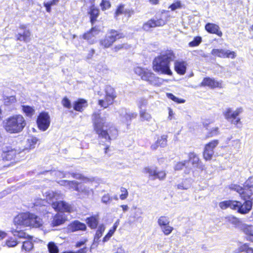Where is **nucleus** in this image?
<instances>
[{
  "label": "nucleus",
  "instance_id": "f257e3e1",
  "mask_svg": "<svg viewBox=\"0 0 253 253\" xmlns=\"http://www.w3.org/2000/svg\"><path fill=\"white\" fill-rule=\"evenodd\" d=\"M175 58V54L171 50L162 53L153 61V70L162 74L171 75L172 73L170 69V63Z\"/></svg>",
  "mask_w": 253,
  "mask_h": 253
},
{
  "label": "nucleus",
  "instance_id": "f03ea898",
  "mask_svg": "<svg viewBox=\"0 0 253 253\" xmlns=\"http://www.w3.org/2000/svg\"><path fill=\"white\" fill-rule=\"evenodd\" d=\"M92 119L94 129L99 137L104 138L106 140H109L117 137L118 130L115 127L111 126L108 129H104L105 126L107 127V126H105L106 119L105 118L101 117L100 114L93 113Z\"/></svg>",
  "mask_w": 253,
  "mask_h": 253
},
{
  "label": "nucleus",
  "instance_id": "7ed1b4c3",
  "mask_svg": "<svg viewBox=\"0 0 253 253\" xmlns=\"http://www.w3.org/2000/svg\"><path fill=\"white\" fill-rule=\"evenodd\" d=\"M44 195L46 200L49 201V203L51 204L52 208L56 211L68 212L73 211V208L71 205L60 200L63 198V195L61 193L48 190L44 192Z\"/></svg>",
  "mask_w": 253,
  "mask_h": 253
},
{
  "label": "nucleus",
  "instance_id": "20e7f679",
  "mask_svg": "<svg viewBox=\"0 0 253 253\" xmlns=\"http://www.w3.org/2000/svg\"><path fill=\"white\" fill-rule=\"evenodd\" d=\"M26 125L25 118L21 115H14L5 119L3 122L4 130L10 134L21 132Z\"/></svg>",
  "mask_w": 253,
  "mask_h": 253
},
{
  "label": "nucleus",
  "instance_id": "39448f33",
  "mask_svg": "<svg viewBox=\"0 0 253 253\" xmlns=\"http://www.w3.org/2000/svg\"><path fill=\"white\" fill-rule=\"evenodd\" d=\"M243 204L237 201H225L222 202V208H230V209L237 211L238 212L241 214H246L252 209L253 202L250 199H246Z\"/></svg>",
  "mask_w": 253,
  "mask_h": 253
},
{
  "label": "nucleus",
  "instance_id": "423d86ee",
  "mask_svg": "<svg viewBox=\"0 0 253 253\" xmlns=\"http://www.w3.org/2000/svg\"><path fill=\"white\" fill-rule=\"evenodd\" d=\"M135 74L141 77L142 80L148 82L149 84L159 86L162 84L163 80L157 77L151 70L141 67L134 69Z\"/></svg>",
  "mask_w": 253,
  "mask_h": 253
},
{
  "label": "nucleus",
  "instance_id": "0eeeda50",
  "mask_svg": "<svg viewBox=\"0 0 253 253\" xmlns=\"http://www.w3.org/2000/svg\"><path fill=\"white\" fill-rule=\"evenodd\" d=\"M242 112V108H238L234 111L231 108H228L224 112V116L225 119L231 124L235 126L237 128H241L243 124L238 116Z\"/></svg>",
  "mask_w": 253,
  "mask_h": 253
},
{
  "label": "nucleus",
  "instance_id": "6e6552de",
  "mask_svg": "<svg viewBox=\"0 0 253 253\" xmlns=\"http://www.w3.org/2000/svg\"><path fill=\"white\" fill-rule=\"evenodd\" d=\"M125 36L122 33L112 30L104 37L100 40V44L104 48H109L117 40L123 38Z\"/></svg>",
  "mask_w": 253,
  "mask_h": 253
},
{
  "label": "nucleus",
  "instance_id": "1a4fd4ad",
  "mask_svg": "<svg viewBox=\"0 0 253 253\" xmlns=\"http://www.w3.org/2000/svg\"><path fill=\"white\" fill-rule=\"evenodd\" d=\"M35 214L29 212L18 214L13 219L15 225H20L26 227L31 226L32 220L34 219Z\"/></svg>",
  "mask_w": 253,
  "mask_h": 253
},
{
  "label": "nucleus",
  "instance_id": "9d476101",
  "mask_svg": "<svg viewBox=\"0 0 253 253\" xmlns=\"http://www.w3.org/2000/svg\"><path fill=\"white\" fill-rule=\"evenodd\" d=\"M143 172L149 174V177L153 180L158 179L163 180L166 176V173L164 170L158 171L156 167L154 166H148L143 169Z\"/></svg>",
  "mask_w": 253,
  "mask_h": 253
},
{
  "label": "nucleus",
  "instance_id": "9b49d317",
  "mask_svg": "<svg viewBox=\"0 0 253 253\" xmlns=\"http://www.w3.org/2000/svg\"><path fill=\"white\" fill-rule=\"evenodd\" d=\"M118 113L120 121L127 126L130 125L131 120L135 118L137 115L136 113L124 108L120 109Z\"/></svg>",
  "mask_w": 253,
  "mask_h": 253
},
{
  "label": "nucleus",
  "instance_id": "f8f14e48",
  "mask_svg": "<svg viewBox=\"0 0 253 253\" xmlns=\"http://www.w3.org/2000/svg\"><path fill=\"white\" fill-rule=\"evenodd\" d=\"M37 123L38 126L40 130L43 131L46 130L50 124L49 115L45 112L40 113L38 117Z\"/></svg>",
  "mask_w": 253,
  "mask_h": 253
},
{
  "label": "nucleus",
  "instance_id": "ddd939ff",
  "mask_svg": "<svg viewBox=\"0 0 253 253\" xmlns=\"http://www.w3.org/2000/svg\"><path fill=\"white\" fill-rule=\"evenodd\" d=\"M166 23V20L162 17H156L155 18L151 19L145 23L143 25V29L146 31L150 30L151 28L156 27L163 26Z\"/></svg>",
  "mask_w": 253,
  "mask_h": 253
},
{
  "label": "nucleus",
  "instance_id": "4468645a",
  "mask_svg": "<svg viewBox=\"0 0 253 253\" xmlns=\"http://www.w3.org/2000/svg\"><path fill=\"white\" fill-rule=\"evenodd\" d=\"M1 158L5 161H11L13 160L17 154H19L18 150L10 146H5L2 148Z\"/></svg>",
  "mask_w": 253,
  "mask_h": 253
},
{
  "label": "nucleus",
  "instance_id": "2eb2a0df",
  "mask_svg": "<svg viewBox=\"0 0 253 253\" xmlns=\"http://www.w3.org/2000/svg\"><path fill=\"white\" fill-rule=\"evenodd\" d=\"M218 144L217 140H213L206 145L203 152V156L206 160L208 161L211 159L214 154L213 149Z\"/></svg>",
  "mask_w": 253,
  "mask_h": 253
},
{
  "label": "nucleus",
  "instance_id": "dca6fc26",
  "mask_svg": "<svg viewBox=\"0 0 253 253\" xmlns=\"http://www.w3.org/2000/svg\"><path fill=\"white\" fill-rule=\"evenodd\" d=\"M229 188L231 190H234L238 193L242 198L244 199V200L250 199L251 201L253 202V194H249L247 193V195H246L245 194V192L241 187V186L237 184H231L229 185Z\"/></svg>",
  "mask_w": 253,
  "mask_h": 253
},
{
  "label": "nucleus",
  "instance_id": "f3484780",
  "mask_svg": "<svg viewBox=\"0 0 253 253\" xmlns=\"http://www.w3.org/2000/svg\"><path fill=\"white\" fill-rule=\"evenodd\" d=\"M146 101L145 100L142 101L141 104H139V108L140 109L139 111L140 117L142 121L150 122L152 119L151 114L145 110L142 109V105H146Z\"/></svg>",
  "mask_w": 253,
  "mask_h": 253
},
{
  "label": "nucleus",
  "instance_id": "a211bd4d",
  "mask_svg": "<svg viewBox=\"0 0 253 253\" xmlns=\"http://www.w3.org/2000/svg\"><path fill=\"white\" fill-rule=\"evenodd\" d=\"M67 220V217L63 213H57L53 217L51 224L53 226H57L63 224Z\"/></svg>",
  "mask_w": 253,
  "mask_h": 253
},
{
  "label": "nucleus",
  "instance_id": "6ab92c4d",
  "mask_svg": "<svg viewBox=\"0 0 253 253\" xmlns=\"http://www.w3.org/2000/svg\"><path fill=\"white\" fill-rule=\"evenodd\" d=\"M187 64L183 61H176L174 62V70L179 75H184L186 70Z\"/></svg>",
  "mask_w": 253,
  "mask_h": 253
},
{
  "label": "nucleus",
  "instance_id": "aec40b11",
  "mask_svg": "<svg viewBox=\"0 0 253 253\" xmlns=\"http://www.w3.org/2000/svg\"><path fill=\"white\" fill-rule=\"evenodd\" d=\"M241 230L246 235L247 240L253 242V226L243 224Z\"/></svg>",
  "mask_w": 253,
  "mask_h": 253
},
{
  "label": "nucleus",
  "instance_id": "412c9836",
  "mask_svg": "<svg viewBox=\"0 0 253 253\" xmlns=\"http://www.w3.org/2000/svg\"><path fill=\"white\" fill-rule=\"evenodd\" d=\"M77 191L80 193L81 195H83V197H87L93 194V189L84 184L81 185L79 186Z\"/></svg>",
  "mask_w": 253,
  "mask_h": 253
},
{
  "label": "nucleus",
  "instance_id": "4be33fe9",
  "mask_svg": "<svg viewBox=\"0 0 253 253\" xmlns=\"http://www.w3.org/2000/svg\"><path fill=\"white\" fill-rule=\"evenodd\" d=\"M219 83L214 79L210 78H205L201 83V86H207L211 88H214L219 86Z\"/></svg>",
  "mask_w": 253,
  "mask_h": 253
},
{
  "label": "nucleus",
  "instance_id": "5701e85b",
  "mask_svg": "<svg viewBox=\"0 0 253 253\" xmlns=\"http://www.w3.org/2000/svg\"><path fill=\"white\" fill-rule=\"evenodd\" d=\"M105 92L106 98L109 99L110 103H113L114 99L117 97L114 88L111 86H107L105 88Z\"/></svg>",
  "mask_w": 253,
  "mask_h": 253
},
{
  "label": "nucleus",
  "instance_id": "b1692460",
  "mask_svg": "<svg viewBox=\"0 0 253 253\" xmlns=\"http://www.w3.org/2000/svg\"><path fill=\"white\" fill-rule=\"evenodd\" d=\"M87 106L86 100L84 99H79L73 104L74 109L77 111L82 112L83 109Z\"/></svg>",
  "mask_w": 253,
  "mask_h": 253
},
{
  "label": "nucleus",
  "instance_id": "393cba45",
  "mask_svg": "<svg viewBox=\"0 0 253 253\" xmlns=\"http://www.w3.org/2000/svg\"><path fill=\"white\" fill-rule=\"evenodd\" d=\"M187 161L188 162V164L191 163L193 167L202 169V166L199 163V158L194 153L191 152L189 154V160Z\"/></svg>",
  "mask_w": 253,
  "mask_h": 253
},
{
  "label": "nucleus",
  "instance_id": "a878e982",
  "mask_svg": "<svg viewBox=\"0 0 253 253\" xmlns=\"http://www.w3.org/2000/svg\"><path fill=\"white\" fill-rule=\"evenodd\" d=\"M244 189L245 194L247 195V193L249 194H253V177H250L245 182L244 185V188L241 187Z\"/></svg>",
  "mask_w": 253,
  "mask_h": 253
},
{
  "label": "nucleus",
  "instance_id": "bb28decb",
  "mask_svg": "<svg viewBox=\"0 0 253 253\" xmlns=\"http://www.w3.org/2000/svg\"><path fill=\"white\" fill-rule=\"evenodd\" d=\"M31 32L29 30H25L23 33H18L16 35L17 40L23 41L28 42L30 41Z\"/></svg>",
  "mask_w": 253,
  "mask_h": 253
},
{
  "label": "nucleus",
  "instance_id": "cd10ccee",
  "mask_svg": "<svg viewBox=\"0 0 253 253\" xmlns=\"http://www.w3.org/2000/svg\"><path fill=\"white\" fill-rule=\"evenodd\" d=\"M59 183L67 187L69 189H73L77 191L79 188L78 183L75 181L61 180Z\"/></svg>",
  "mask_w": 253,
  "mask_h": 253
},
{
  "label": "nucleus",
  "instance_id": "c85d7f7f",
  "mask_svg": "<svg viewBox=\"0 0 253 253\" xmlns=\"http://www.w3.org/2000/svg\"><path fill=\"white\" fill-rule=\"evenodd\" d=\"M86 228V225L84 223L78 221H74L70 226V229L73 232L79 230H85Z\"/></svg>",
  "mask_w": 253,
  "mask_h": 253
},
{
  "label": "nucleus",
  "instance_id": "c756f323",
  "mask_svg": "<svg viewBox=\"0 0 253 253\" xmlns=\"http://www.w3.org/2000/svg\"><path fill=\"white\" fill-rule=\"evenodd\" d=\"M192 184V180L185 179L177 185V189L179 190H187L190 188Z\"/></svg>",
  "mask_w": 253,
  "mask_h": 253
},
{
  "label": "nucleus",
  "instance_id": "7c9ffc66",
  "mask_svg": "<svg viewBox=\"0 0 253 253\" xmlns=\"http://www.w3.org/2000/svg\"><path fill=\"white\" fill-rule=\"evenodd\" d=\"M99 31L96 28H92L90 31L84 34L83 38L87 41L91 40L92 38L98 34Z\"/></svg>",
  "mask_w": 253,
  "mask_h": 253
},
{
  "label": "nucleus",
  "instance_id": "2f4dec72",
  "mask_svg": "<svg viewBox=\"0 0 253 253\" xmlns=\"http://www.w3.org/2000/svg\"><path fill=\"white\" fill-rule=\"evenodd\" d=\"M22 110L28 117H32L35 112V109L33 107L28 105L22 106Z\"/></svg>",
  "mask_w": 253,
  "mask_h": 253
},
{
  "label": "nucleus",
  "instance_id": "473e14b6",
  "mask_svg": "<svg viewBox=\"0 0 253 253\" xmlns=\"http://www.w3.org/2000/svg\"><path fill=\"white\" fill-rule=\"evenodd\" d=\"M72 177L77 179H81L82 180L84 183H87V182H92L94 181V178H89L88 177H84L83 175H82L80 173H71Z\"/></svg>",
  "mask_w": 253,
  "mask_h": 253
},
{
  "label": "nucleus",
  "instance_id": "72a5a7b5",
  "mask_svg": "<svg viewBox=\"0 0 253 253\" xmlns=\"http://www.w3.org/2000/svg\"><path fill=\"white\" fill-rule=\"evenodd\" d=\"M87 223L91 228H95L98 223V219L96 216H91L86 219Z\"/></svg>",
  "mask_w": 253,
  "mask_h": 253
},
{
  "label": "nucleus",
  "instance_id": "f704fd0d",
  "mask_svg": "<svg viewBox=\"0 0 253 253\" xmlns=\"http://www.w3.org/2000/svg\"><path fill=\"white\" fill-rule=\"evenodd\" d=\"M131 13L132 12L129 9L125 8L124 5L121 4L118 7L115 14L116 16L122 14H128L129 17L130 16Z\"/></svg>",
  "mask_w": 253,
  "mask_h": 253
},
{
  "label": "nucleus",
  "instance_id": "c9c22d12",
  "mask_svg": "<svg viewBox=\"0 0 253 253\" xmlns=\"http://www.w3.org/2000/svg\"><path fill=\"white\" fill-rule=\"evenodd\" d=\"M205 29L208 32L215 34L218 32V26L213 24L208 23L206 24Z\"/></svg>",
  "mask_w": 253,
  "mask_h": 253
},
{
  "label": "nucleus",
  "instance_id": "e433bc0d",
  "mask_svg": "<svg viewBox=\"0 0 253 253\" xmlns=\"http://www.w3.org/2000/svg\"><path fill=\"white\" fill-rule=\"evenodd\" d=\"M89 13L90 15V21L92 23H93L99 15V10L92 6L91 8Z\"/></svg>",
  "mask_w": 253,
  "mask_h": 253
},
{
  "label": "nucleus",
  "instance_id": "4c0bfd02",
  "mask_svg": "<svg viewBox=\"0 0 253 253\" xmlns=\"http://www.w3.org/2000/svg\"><path fill=\"white\" fill-rule=\"evenodd\" d=\"M169 218L166 216H161L158 220V224L160 227L169 224Z\"/></svg>",
  "mask_w": 253,
  "mask_h": 253
},
{
  "label": "nucleus",
  "instance_id": "58836bf2",
  "mask_svg": "<svg viewBox=\"0 0 253 253\" xmlns=\"http://www.w3.org/2000/svg\"><path fill=\"white\" fill-rule=\"evenodd\" d=\"M11 232L14 236H17L20 238H26L29 236L25 232L22 230H19L17 229H13Z\"/></svg>",
  "mask_w": 253,
  "mask_h": 253
},
{
  "label": "nucleus",
  "instance_id": "ea45409f",
  "mask_svg": "<svg viewBox=\"0 0 253 253\" xmlns=\"http://www.w3.org/2000/svg\"><path fill=\"white\" fill-rule=\"evenodd\" d=\"M34 219L32 220L31 224V226L30 227H39L42 225V219L39 216H37L35 214Z\"/></svg>",
  "mask_w": 253,
  "mask_h": 253
},
{
  "label": "nucleus",
  "instance_id": "a19ab883",
  "mask_svg": "<svg viewBox=\"0 0 253 253\" xmlns=\"http://www.w3.org/2000/svg\"><path fill=\"white\" fill-rule=\"evenodd\" d=\"M236 56V53L229 50H222V57L234 59Z\"/></svg>",
  "mask_w": 253,
  "mask_h": 253
},
{
  "label": "nucleus",
  "instance_id": "79ce46f5",
  "mask_svg": "<svg viewBox=\"0 0 253 253\" xmlns=\"http://www.w3.org/2000/svg\"><path fill=\"white\" fill-rule=\"evenodd\" d=\"M47 247L49 253H58L59 252L58 248L54 242H49Z\"/></svg>",
  "mask_w": 253,
  "mask_h": 253
},
{
  "label": "nucleus",
  "instance_id": "37998d69",
  "mask_svg": "<svg viewBox=\"0 0 253 253\" xmlns=\"http://www.w3.org/2000/svg\"><path fill=\"white\" fill-rule=\"evenodd\" d=\"M167 137L166 135H163L157 140L161 147L164 148L167 145Z\"/></svg>",
  "mask_w": 253,
  "mask_h": 253
},
{
  "label": "nucleus",
  "instance_id": "c03bdc74",
  "mask_svg": "<svg viewBox=\"0 0 253 253\" xmlns=\"http://www.w3.org/2000/svg\"><path fill=\"white\" fill-rule=\"evenodd\" d=\"M162 232L165 235H169L173 230V228L169 225V224L160 227Z\"/></svg>",
  "mask_w": 253,
  "mask_h": 253
},
{
  "label": "nucleus",
  "instance_id": "a18cd8bd",
  "mask_svg": "<svg viewBox=\"0 0 253 253\" xmlns=\"http://www.w3.org/2000/svg\"><path fill=\"white\" fill-rule=\"evenodd\" d=\"M105 227L104 225H101L99 226L96 233L95 234V236L94 237L95 240H98L102 235L103 233L105 231Z\"/></svg>",
  "mask_w": 253,
  "mask_h": 253
},
{
  "label": "nucleus",
  "instance_id": "49530a36",
  "mask_svg": "<svg viewBox=\"0 0 253 253\" xmlns=\"http://www.w3.org/2000/svg\"><path fill=\"white\" fill-rule=\"evenodd\" d=\"M16 102V99L14 96L6 97L4 99V104L7 106L12 105Z\"/></svg>",
  "mask_w": 253,
  "mask_h": 253
},
{
  "label": "nucleus",
  "instance_id": "de8ad7c7",
  "mask_svg": "<svg viewBox=\"0 0 253 253\" xmlns=\"http://www.w3.org/2000/svg\"><path fill=\"white\" fill-rule=\"evenodd\" d=\"M188 162L186 160L178 162L175 165L174 169L176 170H181L184 167L187 168L188 167Z\"/></svg>",
  "mask_w": 253,
  "mask_h": 253
},
{
  "label": "nucleus",
  "instance_id": "09e8293b",
  "mask_svg": "<svg viewBox=\"0 0 253 253\" xmlns=\"http://www.w3.org/2000/svg\"><path fill=\"white\" fill-rule=\"evenodd\" d=\"M238 250L239 252H245L246 253H253V249L249 248L246 244L240 246Z\"/></svg>",
  "mask_w": 253,
  "mask_h": 253
},
{
  "label": "nucleus",
  "instance_id": "8fccbe9b",
  "mask_svg": "<svg viewBox=\"0 0 253 253\" xmlns=\"http://www.w3.org/2000/svg\"><path fill=\"white\" fill-rule=\"evenodd\" d=\"M167 96L169 98L171 99L172 100L177 103H183L185 102V100L184 99H179L171 93H168L167 94Z\"/></svg>",
  "mask_w": 253,
  "mask_h": 253
},
{
  "label": "nucleus",
  "instance_id": "3c124183",
  "mask_svg": "<svg viewBox=\"0 0 253 253\" xmlns=\"http://www.w3.org/2000/svg\"><path fill=\"white\" fill-rule=\"evenodd\" d=\"M33 248V244L30 241H27L23 242L22 249L26 251H31Z\"/></svg>",
  "mask_w": 253,
  "mask_h": 253
},
{
  "label": "nucleus",
  "instance_id": "603ef678",
  "mask_svg": "<svg viewBox=\"0 0 253 253\" xmlns=\"http://www.w3.org/2000/svg\"><path fill=\"white\" fill-rule=\"evenodd\" d=\"M38 140L35 137H31L27 140V142L29 143V148L32 149L35 147V145L37 143Z\"/></svg>",
  "mask_w": 253,
  "mask_h": 253
},
{
  "label": "nucleus",
  "instance_id": "864d4df0",
  "mask_svg": "<svg viewBox=\"0 0 253 253\" xmlns=\"http://www.w3.org/2000/svg\"><path fill=\"white\" fill-rule=\"evenodd\" d=\"M112 104L113 103H110V102H109V99H107L106 98L104 100L101 99L98 101V104L104 108H107L109 105Z\"/></svg>",
  "mask_w": 253,
  "mask_h": 253
},
{
  "label": "nucleus",
  "instance_id": "5fc2aeb1",
  "mask_svg": "<svg viewBox=\"0 0 253 253\" xmlns=\"http://www.w3.org/2000/svg\"><path fill=\"white\" fill-rule=\"evenodd\" d=\"M202 39L200 37H197L194 38V40L189 43V45L191 47L198 45L201 42Z\"/></svg>",
  "mask_w": 253,
  "mask_h": 253
},
{
  "label": "nucleus",
  "instance_id": "6e6d98bb",
  "mask_svg": "<svg viewBox=\"0 0 253 253\" xmlns=\"http://www.w3.org/2000/svg\"><path fill=\"white\" fill-rule=\"evenodd\" d=\"M18 244L16 240L13 239L12 238H10L6 240L5 244L8 247H14L16 246Z\"/></svg>",
  "mask_w": 253,
  "mask_h": 253
},
{
  "label": "nucleus",
  "instance_id": "4d7b16f0",
  "mask_svg": "<svg viewBox=\"0 0 253 253\" xmlns=\"http://www.w3.org/2000/svg\"><path fill=\"white\" fill-rule=\"evenodd\" d=\"M100 6L103 10H105L110 7L111 4L108 0H102L100 3Z\"/></svg>",
  "mask_w": 253,
  "mask_h": 253
},
{
  "label": "nucleus",
  "instance_id": "13d9d810",
  "mask_svg": "<svg viewBox=\"0 0 253 253\" xmlns=\"http://www.w3.org/2000/svg\"><path fill=\"white\" fill-rule=\"evenodd\" d=\"M120 190L122 193L120 196V199L122 200H125L128 196V192L126 189L124 187H121Z\"/></svg>",
  "mask_w": 253,
  "mask_h": 253
},
{
  "label": "nucleus",
  "instance_id": "bf43d9fd",
  "mask_svg": "<svg viewBox=\"0 0 253 253\" xmlns=\"http://www.w3.org/2000/svg\"><path fill=\"white\" fill-rule=\"evenodd\" d=\"M181 4L180 1H177L172 4H171L169 6V8H170L171 10H175L176 9H178L181 8Z\"/></svg>",
  "mask_w": 253,
  "mask_h": 253
},
{
  "label": "nucleus",
  "instance_id": "052dcab7",
  "mask_svg": "<svg viewBox=\"0 0 253 253\" xmlns=\"http://www.w3.org/2000/svg\"><path fill=\"white\" fill-rule=\"evenodd\" d=\"M62 104L64 107L68 109H70L71 108V102L67 97H64L63 99Z\"/></svg>",
  "mask_w": 253,
  "mask_h": 253
},
{
  "label": "nucleus",
  "instance_id": "680f3d73",
  "mask_svg": "<svg viewBox=\"0 0 253 253\" xmlns=\"http://www.w3.org/2000/svg\"><path fill=\"white\" fill-rule=\"evenodd\" d=\"M115 231L116 230L113 228L111 229L107 233V234L103 238V242H105L108 241L110 239V238L112 236Z\"/></svg>",
  "mask_w": 253,
  "mask_h": 253
},
{
  "label": "nucleus",
  "instance_id": "e2e57ef3",
  "mask_svg": "<svg viewBox=\"0 0 253 253\" xmlns=\"http://www.w3.org/2000/svg\"><path fill=\"white\" fill-rule=\"evenodd\" d=\"M128 46V45L126 44H119L115 45L113 49L114 51L117 52L123 48H127Z\"/></svg>",
  "mask_w": 253,
  "mask_h": 253
},
{
  "label": "nucleus",
  "instance_id": "0e129e2a",
  "mask_svg": "<svg viewBox=\"0 0 253 253\" xmlns=\"http://www.w3.org/2000/svg\"><path fill=\"white\" fill-rule=\"evenodd\" d=\"M111 200L112 198L108 194L104 195L101 198L102 202L106 204L110 203Z\"/></svg>",
  "mask_w": 253,
  "mask_h": 253
},
{
  "label": "nucleus",
  "instance_id": "69168bd1",
  "mask_svg": "<svg viewBox=\"0 0 253 253\" xmlns=\"http://www.w3.org/2000/svg\"><path fill=\"white\" fill-rule=\"evenodd\" d=\"M228 220L234 224H236L239 222V220L236 217L230 216L226 218Z\"/></svg>",
  "mask_w": 253,
  "mask_h": 253
},
{
  "label": "nucleus",
  "instance_id": "338daca9",
  "mask_svg": "<svg viewBox=\"0 0 253 253\" xmlns=\"http://www.w3.org/2000/svg\"><path fill=\"white\" fill-rule=\"evenodd\" d=\"M54 175L59 178H63L65 177L66 174L63 173V172L60 171H54L52 172Z\"/></svg>",
  "mask_w": 253,
  "mask_h": 253
},
{
  "label": "nucleus",
  "instance_id": "774afa93",
  "mask_svg": "<svg viewBox=\"0 0 253 253\" xmlns=\"http://www.w3.org/2000/svg\"><path fill=\"white\" fill-rule=\"evenodd\" d=\"M218 132V128L217 127H214V128H212L211 132H210L209 136V137H211V136H214L215 135H216Z\"/></svg>",
  "mask_w": 253,
  "mask_h": 253
}]
</instances>
